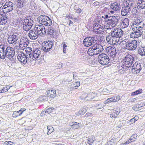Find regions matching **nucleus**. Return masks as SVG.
<instances>
[{
	"label": "nucleus",
	"instance_id": "f257e3e1",
	"mask_svg": "<svg viewBox=\"0 0 145 145\" xmlns=\"http://www.w3.org/2000/svg\"><path fill=\"white\" fill-rule=\"evenodd\" d=\"M38 22L41 25H37L35 27V30L37 31V34L40 36H43L46 34V30L43 25L48 26L52 24L51 20L46 16L41 15L37 18Z\"/></svg>",
	"mask_w": 145,
	"mask_h": 145
},
{
	"label": "nucleus",
	"instance_id": "f03ea898",
	"mask_svg": "<svg viewBox=\"0 0 145 145\" xmlns=\"http://www.w3.org/2000/svg\"><path fill=\"white\" fill-rule=\"evenodd\" d=\"M3 53L1 59H4L5 57L11 59L14 56L15 52L13 48L10 47H7L4 44H3Z\"/></svg>",
	"mask_w": 145,
	"mask_h": 145
},
{
	"label": "nucleus",
	"instance_id": "7ed1b4c3",
	"mask_svg": "<svg viewBox=\"0 0 145 145\" xmlns=\"http://www.w3.org/2000/svg\"><path fill=\"white\" fill-rule=\"evenodd\" d=\"M93 29L94 32L96 33L103 34L105 30L102 21L99 20L95 21L93 24Z\"/></svg>",
	"mask_w": 145,
	"mask_h": 145
},
{
	"label": "nucleus",
	"instance_id": "20e7f679",
	"mask_svg": "<svg viewBox=\"0 0 145 145\" xmlns=\"http://www.w3.org/2000/svg\"><path fill=\"white\" fill-rule=\"evenodd\" d=\"M98 60L100 64L102 65H107L109 62V57L104 53L101 54L99 55Z\"/></svg>",
	"mask_w": 145,
	"mask_h": 145
},
{
	"label": "nucleus",
	"instance_id": "39448f33",
	"mask_svg": "<svg viewBox=\"0 0 145 145\" xmlns=\"http://www.w3.org/2000/svg\"><path fill=\"white\" fill-rule=\"evenodd\" d=\"M124 60L123 66L124 65L127 67H131L134 61V58L132 56L128 54L125 56Z\"/></svg>",
	"mask_w": 145,
	"mask_h": 145
},
{
	"label": "nucleus",
	"instance_id": "423d86ee",
	"mask_svg": "<svg viewBox=\"0 0 145 145\" xmlns=\"http://www.w3.org/2000/svg\"><path fill=\"white\" fill-rule=\"evenodd\" d=\"M97 40V38L95 36L86 37L84 40L83 43L85 46L88 47L95 43Z\"/></svg>",
	"mask_w": 145,
	"mask_h": 145
},
{
	"label": "nucleus",
	"instance_id": "0eeeda50",
	"mask_svg": "<svg viewBox=\"0 0 145 145\" xmlns=\"http://www.w3.org/2000/svg\"><path fill=\"white\" fill-rule=\"evenodd\" d=\"M2 8L5 13H7L11 11L13 8V3L10 1L6 2Z\"/></svg>",
	"mask_w": 145,
	"mask_h": 145
},
{
	"label": "nucleus",
	"instance_id": "6e6552de",
	"mask_svg": "<svg viewBox=\"0 0 145 145\" xmlns=\"http://www.w3.org/2000/svg\"><path fill=\"white\" fill-rule=\"evenodd\" d=\"M106 39L107 42L110 44H116L119 41V39H116L112 33L110 35L106 36Z\"/></svg>",
	"mask_w": 145,
	"mask_h": 145
},
{
	"label": "nucleus",
	"instance_id": "1a4fd4ad",
	"mask_svg": "<svg viewBox=\"0 0 145 145\" xmlns=\"http://www.w3.org/2000/svg\"><path fill=\"white\" fill-rule=\"evenodd\" d=\"M17 58L18 60L21 63L25 64L29 62V61L25 55L24 54L21 52H18L17 53Z\"/></svg>",
	"mask_w": 145,
	"mask_h": 145
},
{
	"label": "nucleus",
	"instance_id": "9d476101",
	"mask_svg": "<svg viewBox=\"0 0 145 145\" xmlns=\"http://www.w3.org/2000/svg\"><path fill=\"white\" fill-rule=\"evenodd\" d=\"M112 34L116 39L121 37L123 35V31L120 29H114L111 31Z\"/></svg>",
	"mask_w": 145,
	"mask_h": 145
},
{
	"label": "nucleus",
	"instance_id": "9b49d317",
	"mask_svg": "<svg viewBox=\"0 0 145 145\" xmlns=\"http://www.w3.org/2000/svg\"><path fill=\"white\" fill-rule=\"evenodd\" d=\"M44 45H43L42 49L43 51L45 52L50 51L52 48L53 43L50 41H45L44 42Z\"/></svg>",
	"mask_w": 145,
	"mask_h": 145
},
{
	"label": "nucleus",
	"instance_id": "f8f14e48",
	"mask_svg": "<svg viewBox=\"0 0 145 145\" xmlns=\"http://www.w3.org/2000/svg\"><path fill=\"white\" fill-rule=\"evenodd\" d=\"M25 21L23 23V29L26 31H27L31 28L33 24V22L32 20L30 22H27L28 21L27 20Z\"/></svg>",
	"mask_w": 145,
	"mask_h": 145
},
{
	"label": "nucleus",
	"instance_id": "ddd939ff",
	"mask_svg": "<svg viewBox=\"0 0 145 145\" xmlns=\"http://www.w3.org/2000/svg\"><path fill=\"white\" fill-rule=\"evenodd\" d=\"M7 41L10 44L14 43L18 40V36L15 34H8Z\"/></svg>",
	"mask_w": 145,
	"mask_h": 145
},
{
	"label": "nucleus",
	"instance_id": "4468645a",
	"mask_svg": "<svg viewBox=\"0 0 145 145\" xmlns=\"http://www.w3.org/2000/svg\"><path fill=\"white\" fill-rule=\"evenodd\" d=\"M129 51H133L135 50L137 46V41L136 40H133L128 42Z\"/></svg>",
	"mask_w": 145,
	"mask_h": 145
},
{
	"label": "nucleus",
	"instance_id": "2eb2a0df",
	"mask_svg": "<svg viewBox=\"0 0 145 145\" xmlns=\"http://www.w3.org/2000/svg\"><path fill=\"white\" fill-rule=\"evenodd\" d=\"M28 61H29L31 57L33 55V50L30 47H26L25 49L24 52H23Z\"/></svg>",
	"mask_w": 145,
	"mask_h": 145
},
{
	"label": "nucleus",
	"instance_id": "dca6fc26",
	"mask_svg": "<svg viewBox=\"0 0 145 145\" xmlns=\"http://www.w3.org/2000/svg\"><path fill=\"white\" fill-rule=\"evenodd\" d=\"M35 29L34 27V29L33 30H30L28 33L29 37L32 40H35L37 39L39 36L37 31H35Z\"/></svg>",
	"mask_w": 145,
	"mask_h": 145
},
{
	"label": "nucleus",
	"instance_id": "f3484780",
	"mask_svg": "<svg viewBox=\"0 0 145 145\" xmlns=\"http://www.w3.org/2000/svg\"><path fill=\"white\" fill-rule=\"evenodd\" d=\"M106 51L108 54L111 57L113 56L116 54V48L114 46H109L107 47L106 49Z\"/></svg>",
	"mask_w": 145,
	"mask_h": 145
},
{
	"label": "nucleus",
	"instance_id": "a211bd4d",
	"mask_svg": "<svg viewBox=\"0 0 145 145\" xmlns=\"http://www.w3.org/2000/svg\"><path fill=\"white\" fill-rule=\"evenodd\" d=\"M118 17L111 16L109 18L108 21L111 24L112 27H114L117 24L118 22Z\"/></svg>",
	"mask_w": 145,
	"mask_h": 145
},
{
	"label": "nucleus",
	"instance_id": "6ab92c4d",
	"mask_svg": "<svg viewBox=\"0 0 145 145\" xmlns=\"http://www.w3.org/2000/svg\"><path fill=\"white\" fill-rule=\"evenodd\" d=\"M94 46L96 55L100 53L104 50L103 46L101 44H96L94 45Z\"/></svg>",
	"mask_w": 145,
	"mask_h": 145
},
{
	"label": "nucleus",
	"instance_id": "aec40b11",
	"mask_svg": "<svg viewBox=\"0 0 145 145\" xmlns=\"http://www.w3.org/2000/svg\"><path fill=\"white\" fill-rule=\"evenodd\" d=\"M33 56L35 59H37L41 56V50L39 48H34L33 51Z\"/></svg>",
	"mask_w": 145,
	"mask_h": 145
},
{
	"label": "nucleus",
	"instance_id": "412c9836",
	"mask_svg": "<svg viewBox=\"0 0 145 145\" xmlns=\"http://www.w3.org/2000/svg\"><path fill=\"white\" fill-rule=\"evenodd\" d=\"M0 21V25H4L8 23V16L6 14H2Z\"/></svg>",
	"mask_w": 145,
	"mask_h": 145
},
{
	"label": "nucleus",
	"instance_id": "4be33fe9",
	"mask_svg": "<svg viewBox=\"0 0 145 145\" xmlns=\"http://www.w3.org/2000/svg\"><path fill=\"white\" fill-rule=\"evenodd\" d=\"M120 4L117 2L112 3L110 5V8L114 11L119 10H120Z\"/></svg>",
	"mask_w": 145,
	"mask_h": 145
},
{
	"label": "nucleus",
	"instance_id": "5701e85b",
	"mask_svg": "<svg viewBox=\"0 0 145 145\" xmlns=\"http://www.w3.org/2000/svg\"><path fill=\"white\" fill-rule=\"evenodd\" d=\"M129 20L128 18L123 19L120 23V27L123 28H126L129 26Z\"/></svg>",
	"mask_w": 145,
	"mask_h": 145
},
{
	"label": "nucleus",
	"instance_id": "b1692460",
	"mask_svg": "<svg viewBox=\"0 0 145 145\" xmlns=\"http://www.w3.org/2000/svg\"><path fill=\"white\" fill-rule=\"evenodd\" d=\"M56 30L53 26L49 27L48 29V34L51 37H53L56 35Z\"/></svg>",
	"mask_w": 145,
	"mask_h": 145
},
{
	"label": "nucleus",
	"instance_id": "393cba45",
	"mask_svg": "<svg viewBox=\"0 0 145 145\" xmlns=\"http://www.w3.org/2000/svg\"><path fill=\"white\" fill-rule=\"evenodd\" d=\"M46 92V95L48 97L52 98H54L56 96V90L55 89L48 90Z\"/></svg>",
	"mask_w": 145,
	"mask_h": 145
},
{
	"label": "nucleus",
	"instance_id": "a878e982",
	"mask_svg": "<svg viewBox=\"0 0 145 145\" xmlns=\"http://www.w3.org/2000/svg\"><path fill=\"white\" fill-rule=\"evenodd\" d=\"M141 64L138 62H136L133 64V66L132 67V69H135V71H140L142 69Z\"/></svg>",
	"mask_w": 145,
	"mask_h": 145
},
{
	"label": "nucleus",
	"instance_id": "bb28decb",
	"mask_svg": "<svg viewBox=\"0 0 145 145\" xmlns=\"http://www.w3.org/2000/svg\"><path fill=\"white\" fill-rule=\"evenodd\" d=\"M54 130L53 127L51 126H48L47 127H45L44 129V132L47 135H49L52 133Z\"/></svg>",
	"mask_w": 145,
	"mask_h": 145
},
{
	"label": "nucleus",
	"instance_id": "cd10ccee",
	"mask_svg": "<svg viewBox=\"0 0 145 145\" xmlns=\"http://www.w3.org/2000/svg\"><path fill=\"white\" fill-rule=\"evenodd\" d=\"M131 11L129 8L125 6L123 7L121 10V14L122 15L125 16Z\"/></svg>",
	"mask_w": 145,
	"mask_h": 145
},
{
	"label": "nucleus",
	"instance_id": "c85d7f7f",
	"mask_svg": "<svg viewBox=\"0 0 145 145\" xmlns=\"http://www.w3.org/2000/svg\"><path fill=\"white\" fill-rule=\"evenodd\" d=\"M137 5L138 7L141 9L145 8V0H138Z\"/></svg>",
	"mask_w": 145,
	"mask_h": 145
},
{
	"label": "nucleus",
	"instance_id": "c756f323",
	"mask_svg": "<svg viewBox=\"0 0 145 145\" xmlns=\"http://www.w3.org/2000/svg\"><path fill=\"white\" fill-rule=\"evenodd\" d=\"M133 5L134 3L133 2L128 0L126 2V4L124 6H125L131 10L133 8Z\"/></svg>",
	"mask_w": 145,
	"mask_h": 145
},
{
	"label": "nucleus",
	"instance_id": "7c9ffc66",
	"mask_svg": "<svg viewBox=\"0 0 145 145\" xmlns=\"http://www.w3.org/2000/svg\"><path fill=\"white\" fill-rule=\"evenodd\" d=\"M94 48V46L93 45L90 47L88 50V54L90 56L96 55L95 52V49Z\"/></svg>",
	"mask_w": 145,
	"mask_h": 145
},
{
	"label": "nucleus",
	"instance_id": "2f4dec72",
	"mask_svg": "<svg viewBox=\"0 0 145 145\" xmlns=\"http://www.w3.org/2000/svg\"><path fill=\"white\" fill-rule=\"evenodd\" d=\"M144 19L143 17H139L137 18L133 23V24H138L140 23H142L144 22Z\"/></svg>",
	"mask_w": 145,
	"mask_h": 145
},
{
	"label": "nucleus",
	"instance_id": "473e14b6",
	"mask_svg": "<svg viewBox=\"0 0 145 145\" xmlns=\"http://www.w3.org/2000/svg\"><path fill=\"white\" fill-rule=\"evenodd\" d=\"M98 142L96 141L95 137L93 136L89 137L88 139V143L90 145H92L93 142Z\"/></svg>",
	"mask_w": 145,
	"mask_h": 145
},
{
	"label": "nucleus",
	"instance_id": "72a5a7b5",
	"mask_svg": "<svg viewBox=\"0 0 145 145\" xmlns=\"http://www.w3.org/2000/svg\"><path fill=\"white\" fill-rule=\"evenodd\" d=\"M138 54L142 56L145 55V47H139L138 49Z\"/></svg>",
	"mask_w": 145,
	"mask_h": 145
},
{
	"label": "nucleus",
	"instance_id": "f704fd0d",
	"mask_svg": "<svg viewBox=\"0 0 145 145\" xmlns=\"http://www.w3.org/2000/svg\"><path fill=\"white\" fill-rule=\"evenodd\" d=\"M69 125L72 127V128L76 129L79 127V123L76 122H72L70 123Z\"/></svg>",
	"mask_w": 145,
	"mask_h": 145
},
{
	"label": "nucleus",
	"instance_id": "c9c22d12",
	"mask_svg": "<svg viewBox=\"0 0 145 145\" xmlns=\"http://www.w3.org/2000/svg\"><path fill=\"white\" fill-rule=\"evenodd\" d=\"M140 25L137 24H133L132 26V29L133 30H142L143 28V27H142L140 26Z\"/></svg>",
	"mask_w": 145,
	"mask_h": 145
},
{
	"label": "nucleus",
	"instance_id": "e433bc0d",
	"mask_svg": "<svg viewBox=\"0 0 145 145\" xmlns=\"http://www.w3.org/2000/svg\"><path fill=\"white\" fill-rule=\"evenodd\" d=\"M110 23L108 21H107L105 23V24L103 26L104 28L107 29V30L111 29L112 28L114 27H112L111 24H110Z\"/></svg>",
	"mask_w": 145,
	"mask_h": 145
},
{
	"label": "nucleus",
	"instance_id": "4c0bfd02",
	"mask_svg": "<svg viewBox=\"0 0 145 145\" xmlns=\"http://www.w3.org/2000/svg\"><path fill=\"white\" fill-rule=\"evenodd\" d=\"M80 82L77 81V82L74 83L71 85V88L72 89H77L78 87L80 86Z\"/></svg>",
	"mask_w": 145,
	"mask_h": 145
},
{
	"label": "nucleus",
	"instance_id": "58836bf2",
	"mask_svg": "<svg viewBox=\"0 0 145 145\" xmlns=\"http://www.w3.org/2000/svg\"><path fill=\"white\" fill-rule=\"evenodd\" d=\"M130 37L133 38H135L138 37H139L138 36V33L136 31H134L131 32L130 35Z\"/></svg>",
	"mask_w": 145,
	"mask_h": 145
},
{
	"label": "nucleus",
	"instance_id": "ea45409f",
	"mask_svg": "<svg viewBox=\"0 0 145 145\" xmlns=\"http://www.w3.org/2000/svg\"><path fill=\"white\" fill-rule=\"evenodd\" d=\"M53 109L54 108L53 107H50L48 108H47V109L45 111H43V114H44V112H45V113H47L48 114H49V113H50L52 112L53 111Z\"/></svg>",
	"mask_w": 145,
	"mask_h": 145
},
{
	"label": "nucleus",
	"instance_id": "a19ab883",
	"mask_svg": "<svg viewBox=\"0 0 145 145\" xmlns=\"http://www.w3.org/2000/svg\"><path fill=\"white\" fill-rule=\"evenodd\" d=\"M86 112V110L84 108H82L78 112V115H83Z\"/></svg>",
	"mask_w": 145,
	"mask_h": 145
},
{
	"label": "nucleus",
	"instance_id": "79ce46f5",
	"mask_svg": "<svg viewBox=\"0 0 145 145\" xmlns=\"http://www.w3.org/2000/svg\"><path fill=\"white\" fill-rule=\"evenodd\" d=\"M122 43H123L122 47L123 48L129 50V48H128L129 47L128 43H126L125 42H123Z\"/></svg>",
	"mask_w": 145,
	"mask_h": 145
},
{
	"label": "nucleus",
	"instance_id": "37998d69",
	"mask_svg": "<svg viewBox=\"0 0 145 145\" xmlns=\"http://www.w3.org/2000/svg\"><path fill=\"white\" fill-rule=\"evenodd\" d=\"M142 91V89H139L137 90L136 91L134 92H133L132 95H137L141 93Z\"/></svg>",
	"mask_w": 145,
	"mask_h": 145
},
{
	"label": "nucleus",
	"instance_id": "c03bdc74",
	"mask_svg": "<svg viewBox=\"0 0 145 145\" xmlns=\"http://www.w3.org/2000/svg\"><path fill=\"white\" fill-rule=\"evenodd\" d=\"M112 102H114V99L113 97L107 99L105 101V103L106 104L108 103H111Z\"/></svg>",
	"mask_w": 145,
	"mask_h": 145
},
{
	"label": "nucleus",
	"instance_id": "a18cd8bd",
	"mask_svg": "<svg viewBox=\"0 0 145 145\" xmlns=\"http://www.w3.org/2000/svg\"><path fill=\"white\" fill-rule=\"evenodd\" d=\"M4 144V145H15L14 143L10 141L5 142Z\"/></svg>",
	"mask_w": 145,
	"mask_h": 145
},
{
	"label": "nucleus",
	"instance_id": "49530a36",
	"mask_svg": "<svg viewBox=\"0 0 145 145\" xmlns=\"http://www.w3.org/2000/svg\"><path fill=\"white\" fill-rule=\"evenodd\" d=\"M20 114L18 111L14 112L12 114V116L13 117H16L17 116H20Z\"/></svg>",
	"mask_w": 145,
	"mask_h": 145
},
{
	"label": "nucleus",
	"instance_id": "de8ad7c7",
	"mask_svg": "<svg viewBox=\"0 0 145 145\" xmlns=\"http://www.w3.org/2000/svg\"><path fill=\"white\" fill-rule=\"evenodd\" d=\"M39 100L40 101H46L47 100V97L46 96H41L39 98Z\"/></svg>",
	"mask_w": 145,
	"mask_h": 145
},
{
	"label": "nucleus",
	"instance_id": "09e8293b",
	"mask_svg": "<svg viewBox=\"0 0 145 145\" xmlns=\"http://www.w3.org/2000/svg\"><path fill=\"white\" fill-rule=\"evenodd\" d=\"M114 102H115L118 101L120 99V97L119 96H116L113 97Z\"/></svg>",
	"mask_w": 145,
	"mask_h": 145
},
{
	"label": "nucleus",
	"instance_id": "8fccbe9b",
	"mask_svg": "<svg viewBox=\"0 0 145 145\" xmlns=\"http://www.w3.org/2000/svg\"><path fill=\"white\" fill-rule=\"evenodd\" d=\"M137 135L136 134H134L132 135L130 138V140H133V142L135 140V139L137 138Z\"/></svg>",
	"mask_w": 145,
	"mask_h": 145
},
{
	"label": "nucleus",
	"instance_id": "3c124183",
	"mask_svg": "<svg viewBox=\"0 0 145 145\" xmlns=\"http://www.w3.org/2000/svg\"><path fill=\"white\" fill-rule=\"evenodd\" d=\"M3 44H1L0 45V57L1 59L2 53H3Z\"/></svg>",
	"mask_w": 145,
	"mask_h": 145
},
{
	"label": "nucleus",
	"instance_id": "603ef678",
	"mask_svg": "<svg viewBox=\"0 0 145 145\" xmlns=\"http://www.w3.org/2000/svg\"><path fill=\"white\" fill-rule=\"evenodd\" d=\"M90 95H91V97H90V101L93 99L96 96V94L95 93L93 92L90 93Z\"/></svg>",
	"mask_w": 145,
	"mask_h": 145
},
{
	"label": "nucleus",
	"instance_id": "864d4df0",
	"mask_svg": "<svg viewBox=\"0 0 145 145\" xmlns=\"http://www.w3.org/2000/svg\"><path fill=\"white\" fill-rule=\"evenodd\" d=\"M102 92L104 95H105L107 93H110L108 92V90L106 88H104L103 89Z\"/></svg>",
	"mask_w": 145,
	"mask_h": 145
},
{
	"label": "nucleus",
	"instance_id": "5fc2aeb1",
	"mask_svg": "<svg viewBox=\"0 0 145 145\" xmlns=\"http://www.w3.org/2000/svg\"><path fill=\"white\" fill-rule=\"evenodd\" d=\"M25 20H27L28 21L27 22H30L31 20L33 21V19L31 16H27L26 19H25Z\"/></svg>",
	"mask_w": 145,
	"mask_h": 145
},
{
	"label": "nucleus",
	"instance_id": "6e6d98bb",
	"mask_svg": "<svg viewBox=\"0 0 145 145\" xmlns=\"http://www.w3.org/2000/svg\"><path fill=\"white\" fill-rule=\"evenodd\" d=\"M110 116L112 118H115L117 117L115 115V112H114V111L113 112H112L110 114Z\"/></svg>",
	"mask_w": 145,
	"mask_h": 145
},
{
	"label": "nucleus",
	"instance_id": "4d7b16f0",
	"mask_svg": "<svg viewBox=\"0 0 145 145\" xmlns=\"http://www.w3.org/2000/svg\"><path fill=\"white\" fill-rule=\"evenodd\" d=\"M134 31H136L137 33H138V36L139 37L142 34V32L143 31L142 30H133Z\"/></svg>",
	"mask_w": 145,
	"mask_h": 145
},
{
	"label": "nucleus",
	"instance_id": "13d9d810",
	"mask_svg": "<svg viewBox=\"0 0 145 145\" xmlns=\"http://www.w3.org/2000/svg\"><path fill=\"white\" fill-rule=\"evenodd\" d=\"M24 5V4H22V3L20 2V3L19 2H17V8H21L23 7Z\"/></svg>",
	"mask_w": 145,
	"mask_h": 145
},
{
	"label": "nucleus",
	"instance_id": "bf43d9fd",
	"mask_svg": "<svg viewBox=\"0 0 145 145\" xmlns=\"http://www.w3.org/2000/svg\"><path fill=\"white\" fill-rule=\"evenodd\" d=\"M114 142V139H112L108 141L107 142L108 145H111L113 144Z\"/></svg>",
	"mask_w": 145,
	"mask_h": 145
},
{
	"label": "nucleus",
	"instance_id": "052dcab7",
	"mask_svg": "<svg viewBox=\"0 0 145 145\" xmlns=\"http://www.w3.org/2000/svg\"><path fill=\"white\" fill-rule=\"evenodd\" d=\"M111 16H108V15L106 14L105 15H104V16H102V18H104V19H106V21H108L109 18L110 17H111Z\"/></svg>",
	"mask_w": 145,
	"mask_h": 145
},
{
	"label": "nucleus",
	"instance_id": "680f3d73",
	"mask_svg": "<svg viewBox=\"0 0 145 145\" xmlns=\"http://www.w3.org/2000/svg\"><path fill=\"white\" fill-rule=\"evenodd\" d=\"M10 86H8L7 87H4L2 89V90L3 92H4L6 91H8V87H9Z\"/></svg>",
	"mask_w": 145,
	"mask_h": 145
},
{
	"label": "nucleus",
	"instance_id": "e2e57ef3",
	"mask_svg": "<svg viewBox=\"0 0 145 145\" xmlns=\"http://www.w3.org/2000/svg\"><path fill=\"white\" fill-rule=\"evenodd\" d=\"M87 94H83L81 96V98H82V99H84L85 100H86V99H87Z\"/></svg>",
	"mask_w": 145,
	"mask_h": 145
},
{
	"label": "nucleus",
	"instance_id": "0e129e2a",
	"mask_svg": "<svg viewBox=\"0 0 145 145\" xmlns=\"http://www.w3.org/2000/svg\"><path fill=\"white\" fill-rule=\"evenodd\" d=\"M25 19L22 18H20L19 20L18 21V22L20 24H22L23 25V23L25 21Z\"/></svg>",
	"mask_w": 145,
	"mask_h": 145
},
{
	"label": "nucleus",
	"instance_id": "69168bd1",
	"mask_svg": "<svg viewBox=\"0 0 145 145\" xmlns=\"http://www.w3.org/2000/svg\"><path fill=\"white\" fill-rule=\"evenodd\" d=\"M132 142H133V140H130V138L129 140H127L125 143L123 144L122 145H125L126 144H128Z\"/></svg>",
	"mask_w": 145,
	"mask_h": 145
},
{
	"label": "nucleus",
	"instance_id": "338daca9",
	"mask_svg": "<svg viewBox=\"0 0 145 145\" xmlns=\"http://www.w3.org/2000/svg\"><path fill=\"white\" fill-rule=\"evenodd\" d=\"M67 46L66 45V44L65 43L63 45V52L64 53H65L66 52V50L65 49V48L67 47Z\"/></svg>",
	"mask_w": 145,
	"mask_h": 145
},
{
	"label": "nucleus",
	"instance_id": "774afa93",
	"mask_svg": "<svg viewBox=\"0 0 145 145\" xmlns=\"http://www.w3.org/2000/svg\"><path fill=\"white\" fill-rule=\"evenodd\" d=\"M118 128L121 127L123 125V123L121 121L118 122Z\"/></svg>",
	"mask_w": 145,
	"mask_h": 145
}]
</instances>
